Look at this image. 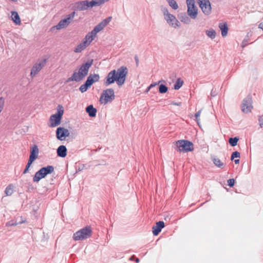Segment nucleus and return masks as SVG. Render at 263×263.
I'll list each match as a JSON object with an SVG mask.
<instances>
[{"instance_id":"obj_1","label":"nucleus","mask_w":263,"mask_h":263,"mask_svg":"<svg viewBox=\"0 0 263 263\" xmlns=\"http://www.w3.org/2000/svg\"><path fill=\"white\" fill-rule=\"evenodd\" d=\"M127 73V68L124 66L120 67L117 70L114 69L107 74L104 84L107 86L116 82L119 86H121L125 82Z\"/></svg>"},{"instance_id":"obj_2","label":"nucleus","mask_w":263,"mask_h":263,"mask_svg":"<svg viewBox=\"0 0 263 263\" xmlns=\"http://www.w3.org/2000/svg\"><path fill=\"white\" fill-rule=\"evenodd\" d=\"M112 17L109 16L103 20L102 22L96 25L92 30L87 33L83 39V41H86L87 45L89 46L91 42L95 39L97 33L101 31L111 21Z\"/></svg>"},{"instance_id":"obj_3","label":"nucleus","mask_w":263,"mask_h":263,"mask_svg":"<svg viewBox=\"0 0 263 263\" xmlns=\"http://www.w3.org/2000/svg\"><path fill=\"white\" fill-rule=\"evenodd\" d=\"M91 235V227L87 226L73 233L72 238L75 241H82L90 237Z\"/></svg>"},{"instance_id":"obj_4","label":"nucleus","mask_w":263,"mask_h":263,"mask_svg":"<svg viewBox=\"0 0 263 263\" xmlns=\"http://www.w3.org/2000/svg\"><path fill=\"white\" fill-rule=\"evenodd\" d=\"M161 10L164 15V20L170 26L175 28L180 27V22L174 15L169 13L166 7L162 6Z\"/></svg>"},{"instance_id":"obj_5","label":"nucleus","mask_w":263,"mask_h":263,"mask_svg":"<svg viewBox=\"0 0 263 263\" xmlns=\"http://www.w3.org/2000/svg\"><path fill=\"white\" fill-rule=\"evenodd\" d=\"M93 62V59L88 60L85 63H83L80 66L78 72L74 71L80 81L87 76L89 69L92 65Z\"/></svg>"},{"instance_id":"obj_6","label":"nucleus","mask_w":263,"mask_h":263,"mask_svg":"<svg viewBox=\"0 0 263 263\" xmlns=\"http://www.w3.org/2000/svg\"><path fill=\"white\" fill-rule=\"evenodd\" d=\"M176 145L178 151L180 152H189L194 149L193 143L188 140H178L176 142Z\"/></svg>"},{"instance_id":"obj_7","label":"nucleus","mask_w":263,"mask_h":263,"mask_svg":"<svg viewBox=\"0 0 263 263\" xmlns=\"http://www.w3.org/2000/svg\"><path fill=\"white\" fill-rule=\"evenodd\" d=\"M115 98L114 90L112 88L106 89L103 90L102 93L100 101L104 104L107 103L109 101L114 100Z\"/></svg>"},{"instance_id":"obj_8","label":"nucleus","mask_w":263,"mask_h":263,"mask_svg":"<svg viewBox=\"0 0 263 263\" xmlns=\"http://www.w3.org/2000/svg\"><path fill=\"white\" fill-rule=\"evenodd\" d=\"M76 12L73 11L70 14L67 15L65 18L62 19L58 23V24L54 26L57 30H60L68 26L71 23V21L74 17Z\"/></svg>"},{"instance_id":"obj_9","label":"nucleus","mask_w":263,"mask_h":263,"mask_svg":"<svg viewBox=\"0 0 263 263\" xmlns=\"http://www.w3.org/2000/svg\"><path fill=\"white\" fill-rule=\"evenodd\" d=\"M187 6V14L192 18H195L197 16V8L195 6L194 0H186Z\"/></svg>"},{"instance_id":"obj_10","label":"nucleus","mask_w":263,"mask_h":263,"mask_svg":"<svg viewBox=\"0 0 263 263\" xmlns=\"http://www.w3.org/2000/svg\"><path fill=\"white\" fill-rule=\"evenodd\" d=\"M198 3L202 12L206 15L211 13L212 7L209 0H199Z\"/></svg>"},{"instance_id":"obj_11","label":"nucleus","mask_w":263,"mask_h":263,"mask_svg":"<svg viewBox=\"0 0 263 263\" xmlns=\"http://www.w3.org/2000/svg\"><path fill=\"white\" fill-rule=\"evenodd\" d=\"M252 100L250 96H248L243 99L242 103L241 110L243 112L248 113L251 111L252 106Z\"/></svg>"},{"instance_id":"obj_12","label":"nucleus","mask_w":263,"mask_h":263,"mask_svg":"<svg viewBox=\"0 0 263 263\" xmlns=\"http://www.w3.org/2000/svg\"><path fill=\"white\" fill-rule=\"evenodd\" d=\"M46 59H44L40 62L36 63L32 67L30 76L33 78L43 68L46 64Z\"/></svg>"},{"instance_id":"obj_13","label":"nucleus","mask_w":263,"mask_h":263,"mask_svg":"<svg viewBox=\"0 0 263 263\" xmlns=\"http://www.w3.org/2000/svg\"><path fill=\"white\" fill-rule=\"evenodd\" d=\"M87 0L76 2L73 5V8L77 11H84L88 9Z\"/></svg>"},{"instance_id":"obj_14","label":"nucleus","mask_w":263,"mask_h":263,"mask_svg":"<svg viewBox=\"0 0 263 263\" xmlns=\"http://www.w3.org/2000/svg\"><path fill=\"white\" fill-rule=\"evenodd\" d=\"M164 226V222L163 221H159L156 222V225L154 226L152 228L154 235L156 236L158 235Z\"/></svg>"},{"instance_id":"obj_15","label":"nucleus","mask_w":263,"mask_h":263,"mask_svg":"<svg viewBox=\"0 0 263 263\" xmlns=\"http://www.w3.org/2000/svg\"><path fill=\"white\" fill-rule=\"evenodd\" d=\"M100 76L98 74H90L85 82L91 86L94 83L98 82Z\"/></svg>"},{"instance_id":"obj_16","label":"nucleus","mask_w":263,"mask_h":263,"mask_svg":"<svg viewBox=\"0 0 263 263\" xmlns=\"http://www.w3.org/2000/svg\"><path fill=\"white\" fill-rule=\"evenodd\" d=\"M39 149L36 145L33 146L30 151L29 160L34 161L38 156Z\"/></svg>"},{"instance_id":"obj_17","label":"nucleus","mask_w":263,"mask_h":263,"mask_svg":"<svg viewBox=\"0 0 263 263\" xmlns=\"http://www.w3.org/2000/svg\"><path fill=\"white\" fill-rule=\"evenodd\" d=\"M61 118L57 116V115H52L50 118V127H53L59 125L61 123Z\"/></svg>"},{"instance_id":"obj_18","label":"nucleus","mask_w":263,"mask_h":263,"mask_svg":"<svg viewBox=\"0 0 263 263\" xmlns=\"http://www.w3.org/2000/svg\"><path fill=\"white\" fill-rule=\"evenodd\" d=\"M67 148L65 145H60L57 150V155L59 157L64 158L67 155Z\"/></svg>"},{"instance_id":"obj_19","label":"nucleus","mask_w":263,"mask_h":263,"mask_svg":"<svg viewBox=\"0 0 263 263\" xmlns=\"http://www.w3.org/2000/svg\"><path fill=\"white\" fill-rule=\"evenodd\" d=\"M45 177L46 176L43 173V172L42 171L41 168H40L35 173L34 177H33V181L34 182H38L40 180Z\"/></svg>"},{"instance_id":"obj_20","label":"nucleus","mask_w":263,"mask_h":263,"mask_svg":"<svg viewBox=\"0 0 263 263\" xmlns=\"http://www.w3.org/2000/svg\"><path fill=\"white\" fill-rule=\"evenodd\" d=\"M88 46L86 43V41H82L81 43H80L74 49V52L76 53H80L83 50H84Z\"/></svg>"},{"instance_id":"obj_21","label":"nucleus","mask_w":263,"mask_h":263,"mask_svg":"<svg viewBox=\"0 0 263 263\" xmlns=\"http://www.w3.org/2000/svg\"><path fill=\"white\" fill-rule=\"evenodd\" d=\"M86 111L89 117H95L96 116L97 110L92 105H90L86 108Z\"/></svg>"},{"instance_id":"obj_22","label":"nucleus","mask_w":263,"mask_h":263,"mask_svg":"<svg viewBox=\"0 0 263 263\" xmlns=\"http://www.w3.org/2000/svg\"><path fill=\"white\" fill-rule=\"evenodd\" d=\"M56 137L59 140H63L65 139L63 127H58L56 130Z\"/></svg>"},{"instance_id":"obj_23","label":"nucleus","mask_w":263,"mask_h":263,"mask_svg":"<svg viewBox=\"0 0 263 263\" xmlns=\"http://www.w3.org/2000/svg\"><path fill=\"white\" fill-rule=\"evenodd\" d=\"M41 170L43 172L45 176H46L47 175L52 173L54 172V168L52 165H48L47 166L42 167Z\"/></svg>"},{"instance_id":"obj_24","label":"nucleus","mask_w":263,"mask_h":263,"mask_svg":"<svg viewBox=\"0 0 263 263\" xmlns=\"http://www.w3.org/2000/svg\"><path fill=\"white\" fill-rule=\"evenodd\" d=\"M219 27L221 30V35L223 37L226 36L228 34V28L227 23H220Z\"/></svg>"},{"instance_id":"obj_25","label":"nucleus","mask_w":263,"mask_h":263,"mask_svg":"<svg viewBox=\"0 0 263 263\" xmlns=\"http://www.w3.org/2000/svg\"><path fill=\"white\" fill-rule=\"evenodd\" d=\"M12 20L16 25H20L21 20L18 13L16 11L11 12Z\"/></svg>"},{"instance_id":"obj_26","label":"nucleus","mask_w":263,"mask_h":263,"mask_svg":"<svg viewBox=\"0 0 263 263\" xmlns=\"http://www.w3.org/2000/svg\"><path fill=\"white\" fill-rule=\"evenodd\" d=\"M14 191V185L12 184H9L6 188L5 193L7 196H11Z\"/></svg>"},{"instance_id":"obj_27","label":"nucleus","mask_w":263,"mask_h":263,"mask_svg":"<svg viewBox=\"0 0 263 263\" xmlns=\"http://www.w3.org/2000/svg\"><path fill=\"white\" fill-rule=\"evenodd\" d=\"M205 33L211 39H214L216 37V31L213 29L206 30Z\"/></svg>"},{"instance_id":"obj_28","label":"nucleus","mask_w":263,"mask_h":263,"mask_svg":"<svg viewBox=\"0 0 263 263\" xmlns=\"http://www.w3.org/2000/svg\"><path fill=\"white\" fill-rule=\"evenodd\" d=\"M213 162L216 166L219 168H222L224 166V163L222 162L219 158H214L213 159Z\"/></svg>"},{"instance_id":"obj_29","label":"nucleus","mask_w":263,"mask_h":263,"mask_svg":"<svg viewBox=\"0 0 263 263\" xmlns=\"http://www.w3.org/2000/svg\"><path fill=\"white\" fill-rule=\"evenodd\" d=\"M183 83V82L182 80H181V78H178L174 86V88L175 90H178L182 86Z\"/></svg>"},{"instance_id":"obj_30","label":"nucleus","mask_w":263,"mask_h":263,"mask_svg":"<svg viewBox=\"0 0 263 263\" xmlns=\"http://www.w3.org/2000/svg\"><path fill=\"white\" fill-rule=\"evenodd\" d=\"M63 113H64L63 107L61 105H59L58 106V108H57V113L55 114H54V115H57V116H58L62 119Z\"/></svg>"},{"instance_id":"obj_31","label":"nucleus","mask_w":263,"mask_h":263,"mask_svg":"<svg viewBox=\"0 0 263 263\" xmlns=\"http://www.w3.org/2000/svg\"><path fill=\"white\" fill-rule=\"evenodd\" d=\"M168 3L169 6L173 9L176 10L178 8V5L175 0H166Z\"/></svg>"},{"instance_id":"obj_32","label":"nucleus","mask_w":263,"mask_h":263,"mask_svg":"<svg viewBox=\"0 0 263 263\" xmlns=\"http://www.w3.org/2000/svg\"><path fill=\"white\" fill-rule=\"evenodd\" d=\"M71 81H76V82H80V81L79 80V78H78V77L77 76L76 73H74V72L73 73V74H72V76L68 78L66 80L65 82L68 83Z\"/></svg>"},{"instance_id":"obj_33","label":"nucleus","mask_w":263,"mask_h":263,"mask_svg":"<svg viewBox=\"0 0 263 263\" xmlns=\"http://www.w3.org/2000/svg\"><path fill=\"white\" fill-rule=\"evenodd\" d=\"M238 140H239V138L237 137H235L234 138H229V144L232 146H235L237 145Z\"/></svg>"},{"instance_id":"obj_34","label":"nucleus","mask_w":263,"mask_h":263,"mask_svg":"<svg viewBox=\"0 0 263 263\" xmlns=\"http://www.w3.org/2000/svg\"><path fill=\"white\" fill-rule=\"evenodd\" d=\"M90 87L89 84H88L86 82L81 85V86L79 88L80 91L83 93L87 91V90Z\"/></svg>"},{"instance_id":"obj_35","label":"nucleus","mask_w":263,"mask_h":263,"mask_svg":"<svg viewBox=\"0 0 263 263\" xmlns=\"http://www.w3.org/2000/svg\"><path fill=\"white\" fill-rule=\"evenodd\" d=\"M87 5L88 8H92L94 6H99L97 0H91L90 2H89L87 0Z\"/></svg>"},{"instance_id":"obj_36","label":"nucleus","mask_w":263,"mask_h":263,"mask_svg":"<svg viewBox=\"0 0 263 263\" xmlns=\"http://www.w3.org/2000/svg\"><path fill=\"white\" fill-rule=\"evenodd\" d=\"M168 90L167 87L164 84H160L159 86V91L160 93H164Z\"/></svg>"},{"instance_id":"obj_37","label":"nucleus","mask_w":263,"mask_h":263,"mask_svg":"<svg viewBox=\"0 0 263 263\" xmlns=\"http://www.w3.org/2000/svg\"><path fill=\"white\" fill-rule=\"evenodd\" d=\"M180 18L182 22H183L184 23H185V24H189L191 21L189 17L185 14L181 15L180 16Z\"/></svg>"},{"instance_id":"obj_38","label":"nucleus","mask_w":263,"mask_h":263,"mask_svg":"<svg viewBox=\"0 0 263 263\" xmlns=\"http://www.w3.org/2000/svg\"><path fill=\"white\" fill-rule=\"evenodd\" d=\"M33 161H30V160H28V161L26 165L25 168L24 169V170L23 172V174H25L28 172L29 169L31 165L33 163Z\"/></svg>"},{"instance_id":"obj_39","label":"nucleus","mask_w":263,"mask_h":263,"mask_svg":"<svg viewBox=\"0 0 263 263\" xmlns=\"http://www.w3.org/2000/svg\"><path fill=\"white\" fill-rule=\"evenodd\" d=\"M240 157V153L237 151H235L232 153L231 157V160H233L235 158H239Z\"/></svg>"},{"instance_id":"obj_40","label":"nucleus","mask_w":263,"mask_h":263,"mask_svg":"<svg viewBox=\"0 0 263 263\" xmlns=\"http://www.w3.org/2000/svg\"><path fill=\"white\" fill-rule=\"evenodd\" d=\"M201 112V110H199L195 115V120L197 122L198 125H199V120H200L199 117H200Z\"/></svg>"},{"instance_id":"obj_41","label":"nucleus","mask_w":263,"mask_h":263,"mask_svg":"<svg viewBox=\"0 0 263 263\" xmlns=\"http://www.w3.org/2000/svg\"><path fill=\"white\" fill-rule=\"evenodd\" d=\"M85 165L83 164H79L76 166L77 172L82 171L85 168Z\"/></svg>"},{"instance_id":"obj_42","label":"nucleus","mask_w":263,"mask_h":263,"mask_svg":"<svg viewBox=\"0 0 263 263\" xmlns=\"http://www.w3.org/2000/svg\"><path fill=\"white\" fill-rule=\"evenodd\" d=\"M228 185L230 187H233L235 183V180L234 179H229L227 181Z\"/></svg>"},{"instance_id":"obj_43","label":"nucleus","mask_w":263,"mask_h":263,"mask_svg":"<svg viewBox=\"0 0 263 263\" xmlns=\"http://www.w3.org/2000/svg\"><path fill=\"white\" fill-rule=\"evenodd\" d=\"M5 101L3 97L0 98V112L2 111L4 105Z\"/></svg>"},{"instance_id":"obj_44","label":"nucleus","mask_w":263,"mask_h":263,"mask_svg":"<svg viewBox=\"0 0 263 263\" xmlns=\"http://www.w3.org/2000/svg\"><path fill=\"white\" fill-rule=\"evenodd\" d=\"M63 130H64V137L65 138L66 137H68L69 136L70 133L67 129L65 128L64 127H63Z\"/></svg>"},{"instance_id":"obj_45","label":"nucleus","mask_w":263,"mask_h":263,"mask_svg":"<svg viewBox=\"0 0 263 263\" xmlns=\"http://www.w3.org/2000/svg\"><path fill=\"white\" fill-rule=\"evenodd\" d=\"M259 124L260 127L261 128L263 126V118L261 116H259L258 118Z\"/></svg>"},{"instance_id":"obj_46","label":"nucleus","mask_w":263,"mask_h":263,"mask_svg":"<svg viewBox=\"0 0 263 263\" xmlns=\"http://www.w3.org/2000/svg\"><path fill=\"white\" fill-rule=\"evenodd\" d=\"M161 82H164V81H163V80H160L158 82L153 83L151 84L149 86V87H151L152 88V87H153L154 86H156V85H158Z\"/></svg>"},{"instance_id":"obj_47","label":"nucleus","mask_w":263,"mask_h":263,"mask_svg":"<svg viewBox=\"0 0 263 263\" xmlns=\"http://www.w3.org/2000/svg\"><path fill=\"white\" fill-rule=\"evenodd\" d=\"M109 0H97L98 2L99 6L105 3V2H108Z\"/></svg>"},{"instance_id":"obj_48","label":"nucleus","mask_w":263,"mask_h":263,"mask_svg":"<svg viewBox=\"0 0 263 263\" xmlns=\"http://www.w3.org/2000/svg\"><path fill=\"white\" fill-rule=\"evenodd\" d=\"M17 223L16 222H13L12 221H9L6 223L7 226H16Z\"/></svg>"},{"instance_id":"obj_49","label":"nucleus","mask_w":263,"mask_h":263,"mask_svg":"<svg viewBox=\"0 0 263 263\" xmlns=\"http://www.w3.org/2000/svg\"><path fill=\"white\" fill-rule=\"evenodd\" d=\"M171 104L180 106L182 105V103L180 102H176L173 101V102H172Z\"/></svg>"},{"instance_id":"obj_50","label":"nucleus","mask_w":263,"mask_h":263,"mask_svg":"<svg viewBox=\"0 0 263 263\" xmlns=\"http://www.w3.org/2000/svg\"><path fill=\"white\" fill-rule=\"evenodd\" d=\"M248 45L247 41L246 40H244L242 42V47H245Z\"/></svg>"},{"instance_id":"obj_51","label":"nucleus","mask_w":263,"mask_h":263,"mask_svg":"<svg viewBox=\"0 0 263 263\" xmlns=\"http://www.w3.org/2000/svg\"><path fill=\"white\" fill-rule=\"evenodd\" d=\"M135 60L136 61L137 66H138L139 64V59L137 55L135 56Z\"/></svg>"},{"instance_id":"obj_52","label":"nucleus","mask_w":263,"mask_h":263,"mask_svg":"<svg viewBox=\"0 0 263 263\" xmlns=\"http://www.w3.org/2000/svg\"><path fill=\"white\" fill-rule=\"evenodd\" d=\"M216 95H217V92H216V91H214L213 89H212L211 92V95L212 97H215Z\"/></svg>"},{"instance_id":"obj_53","label":"nucleus","mask_w":263,"mask_h":263,"mask_svg":"<svg viewBox=\"0 0 263 263\" xmlns=\"http://www.w3.org/2000/svg\"><path fill=\"white\" fill-rule=\"evenodd\" d=\"M259 28L263 30V23H261L259 25Z\"/></svg>"},{"instance_id":"obj_54","label":"nucleus","mask_w":263,"mask_h":263,"mask_svg":"<svg viewBox=\"0 0 263 263\" xmlns=\"http://www.w3.org/2000/svg\"><path fill=\"white\" fill-rule=\"evenodd\" d=\"M234 162L236 164H238L239 163V159H235L234 160Z\"/></svg>"},{"instance_id":"obj_55","label":"nucleus","mask_w":263,"mask_h":263,"mask_svg":"<svg viewBox=\"0 0 263 263\" xmlns=\"http://www.w3.org/2000/svg\"><path fill=\"white\" fill-rule=\"evenodd\" d=\"M151 89V87H149V86H148V87L147 88L146 90V92H147L148 91H149V90H150Z\"/></svg>"},{"instance_id":"obj_56","label":"nucleus","mask_w":263,"mask_h":263,"mask_svg":"<svg viewBox=\"0 0 263 263\" xmlns=\"http://www.w3.org/2000/svg\"><path fill=\"white\" fill-rule=\"evenodd\" d=\"M135 258V256H131L130 258H129V260H133L134 259V258Z\"/></svg>"},{"instance_id":"obj_57","label":"nucleus","mask_w":263,"mask_h":263,"mask_svg":"<svg viewBox=\"0 0 263 263\" xmlns=\"http://www.w3.org/2000/svg\"><path fill=\"white\" fill-rule=\"evenodd\" d=\"M139 261H140V260H139V258H137L136 259V262L137 263H138V262H139Z\"/></svg>"}]
</instances>
